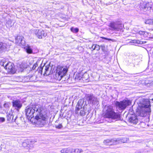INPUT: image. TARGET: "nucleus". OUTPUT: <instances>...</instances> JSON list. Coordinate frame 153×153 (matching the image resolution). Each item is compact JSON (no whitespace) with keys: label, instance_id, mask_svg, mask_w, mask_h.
<instances>
[{"label":"nucleus","instance_id":"nucleus-36","mask_svg":"<svg viewBox=\"0 0 153 153\" xmlns=\"http://www.w3.org/2000/svg\"><path fill=\"white\" fill-rule=\"evenodd\" d=\"M5 120V118L4 117H0V122H3Z\"/></svg>","mask_w":153,"mask_h":153},{"label":"nucleus","instance_id":"nucleus-13","mask_svg":"<svg viewBox=\"0 0 153 153\" xmlns=\"http://www.w3.org/2000/svg\"><path fill=\"white\" fill-rule=\"evenodd\" d=\"M129 122L133 124H137L139 122L137 117L134 114H132L128 119Z\"/></svg>","mask_w":153,"mask_h":153},{"label":"nucleus","instance_id":"nucleus-21","mask_svg":"<svg viewBox=\"0 0 153 153\" xmlns=\"http://www.w3.org/2000/svg\"><path fill=\"white\" fill-rule=\"evenodd\" d=\"M7 47L6 46V44L0 42V51H4L6 50Z\"/></svg>","mask_w":153,"mask_h":153},{"label":"nucleus","instance_id":"nucleus-14","mask_svg":"<svg viewBox=\"0 0 153 153\" xmlns=\"http://www.w3.org/2000/svg\"><path fill=\"white\" fill-rule=\"evenodd\" d=\"M114 144L117 145L118 144H121L126 143L129 141V139L127 138H115Z\"/></svg>","mask_w":153,"mask_h":153},{"label":"nucleus","instance_id":"nucleus-40","mask_svg":"<svg viewBox=\"0 0 153 153\" xmlns=\"http://www.w3.org/2000/svg\"><path fill=\"white\" fill-rule=\"evenodd\" d=\"M22 65H20V67L22 68V70H23L24 68H25L26 67H23V68H22Z\"/></svg>","mask_w":153,"mask_h":153},{"label":"nucleus","instance_id":"nucleus-8","mask_svg":"<svg viewBox=\"0 0 153 153\" xmlns=\"http://www.w3.org/2000/svg\"><path fill=\"white\" fill-rule=\"evenodd\" d=\"M80 101V100H79L78 101V103L76 106L75 112L76 114H78L79 113V111L81 109L79 114L81 116H84L85 115L86 111H87V110L85 109L86 107L87 106V105H86L85 106H84L83 108H82V105L80 104V103L81 102Z\"/></svg>","mask_w":153,"mask_h":153},{"label":"nucleus","instance_id":"nucleus-19","mask_svg":"<svg viewBox=\"0 0 153 153\" xmlns=\"http://www.w3.org/2000/svg\"><path fill=\"white\" fill-rule=\"evenodd\" d=\"M100 46L99 45L94 44L92 45L91 48H90L92 49V51L96 50L97 51H99L100 49Z\"/></svg>","mask_w":153,"mask_h":153},{"label":"nucleus","instance_id":"nucleus-4","mask_svg":"<svg viewBox=\"0 0 153 153\" xmlns=\"http://www.w3.org/2000/svg\"><path fill=\"white\" fill-rule=\"evenodd\" d=\"M67 71V68L58 66L57 68L56 75L57 80L60 81L63 76L65 75Z\"/></svg>","mask_w":153,"mask_h":153},{"label":"nucleus","instance_id":"nucleus-24","mask_svg":"<svg viewBox=\"0 0 153 153\" xmlns=\"http://www.w3.org/2000/svg\"><path fill=\"white\" fill-rule=\"evenodd\" d=\"M145 23L146 24H149V25H153L152 20L150 19H147L146 20Z\"/></svg>","mask_w":153,"mask_h":153},{"label":"nucleus","instance_id":"nucleus-3","mask_svg":"<svg viewBox=\"0 0 153 153\" xmlns=\"http://www.w3.org/2000/svg\"><path fill=\"white\" fill-rule=\"evenodd\" d=\"M105 109H106L104 115L105 117L114 120L120 118V115L114 112L112 106H105Z\"/></svg>","mask_w":153,"mask_h":153},{"label":"nucleus","instance_id":"nucleus-37","mask_svg":"<svg viewBox=\"0 0 153 153\" xmlns=\"http://www.w3.org/2000/svg\"><path fill=\"white\" fill-rule=\"evenodd\" d=\"M101 38H102L103 39L107 40L108 41H111V40H112V39H111L107 38H105V37H101Z\"/></svg>","mask_w":153,"mask_h":153},{"label":"nucleus","instance_id":"nucleus-25","mask_svg":"<svg viewBox=\"0 0 153 153\" xmlns=\"http://www.w3.org/2000/svg\"><path fill=\"white\" fill-rule=\"evenodd\" d=\"M6 25L7 27H11L12 26L11 21L10 20H8L7 22Z\"/></svg>","mask_w":153,"mask_h":153},{"label":"nucleus","instance_id":"nucleus-9","mask_svg":"<svg viewBox=\"0 0 153 153\" xmlns=\"http://www.w3.org/2000/svg\"><path fill=\"white\" fill-rule=\"evenodd\" d=\"M4 68L9 73L14 74L16 72V70L14 68V64L11 62H7Z\"/></svg>","mask_w":153,"mask_h":153},{"label":"nucleus","instance_id":"nucleus-7","mask_svg":"<svg viewBox=\"0 0 153 153\" xmlns=\"http://www.w3.org/2000/svg\"><path fill=\"white\" fill-rule=\"evenodd\" d=\"M85 98L89 104H95L97 103V98L92 94H86Z\"/></svg>","mask_w":153,"mask_h":153},{"label":"nucleus","instance_id":"nucleus-33","mask_svg":"<svg viewBox=\"0 0 153 153\" xmlns=\"http://www.w3.org/2000/svg\"><path fill=\"white\" fill-rule=\"evenodd\" d=\"M62 127V126L61 124H59L58 125L56 126L55 127L58 129H61V128Z\"/></svg>","mask_w":153,"mask_h":153},{"label":"nucleus","instance_id":"nucleus-5","mask_svg":"<svg viewBox=\"0 0 153 153\" xmlns=\"http://www.w3.org/2000/svg\"><path fill=\"white\" fill-rule=\"evenodd\" d=\"M35 119L37 120V125L39 127H42L45 125V120L47 119L46 115H43L42 113H40L39 115L35 116Z\"/></svg>","mask_w":153,"mask_h":153},{"label":"nucleus","instance_id":"nucleus-26","mask_svg":"<svg viewBox=\"0 0 153 153\" xmlns=\"http://www.w3.org/2000/svg\"><path fill=\"white\" fill-rule=\"evenodd\" d=\"M71 31L74 33H77L79 30V29L77 28H74L73 27L71 28Z\"/></svg>","mask_w":153,"mask_h":153},{"label":"nucleus","instance_id":"nucleus-1","mask_svg":"<svg viewBox=\"0 0 153 153\" xmlns=\"http://www.w3.org/2000/svg\"><path fill=\"white\" fill-rule=\"evenodd\" d=\"M150 102L148 99H143L140 102L137 108V114L141 117L149 116L151 112Z\"/></svg>","mask_w":153,"mask_h":153},{"label":"nucleus","instance_id":"nucleus-31","mask_svg":"<svg viewBox=\"0 0 153 153\" xmlns=\"http://www.w3.org/2000/svg\"><path fill=\"white\" fill-rule=\"evenodd\" d=\"M100 47H101V49L102 51L103 52H105V47L104 45H102L100 46Z\"/></svg>","mask_w":153,"mask_h":153},{"label":"nucleus","instance_id":"nucleus-20","mask_svg":"<svg viewBox=\"0 0 153 153\" xmlns=\"http://www.w3.org/2000/svg\"><path fill=\"white\" fill-rule=\"evenodd\" d=\"M27 79H29L28 81L35 82L36 79V76L35 75L28 76L26 77Z\"/></svg>","mask_w":153,"mask_h":153},{"label":"nucleus","instance_id":"nucleus-6","mask_svg":"<svg viewBox=\"0 0 153 153\" xmlns=\"http://www.w3.org/2000/svg\"><path fill=\"white\" fill-rule=\"evenodd\" d=\"M131 101L128 100H123L120 102L117 101L115 105L119 109L124 110L126 107L131 104Z\"/></svg>","mask_w":153,"mask_h":153},{"label":"nucleus","instance_id":"nucleus-2","mask_svg":"<svg viewBox=\"0 0 153 153\" xmlns=\"http://www.w3.org/2000/svg\"><path fill=\"white\" fill-rule=\"evenodd\" d=\"M41 110L38 105H32L27 106L25 109L26 115L29 119H31L34 116H37L41 113Z\"/></svg>","mask_w":153,"mask_h":153},{"label":"nucleus","instance_id":"nucleus-39","mask_svg":"<svg viewBox=\"0 0 153 153\" xmlns=\"http://www.w3.org/2000/svg\"><path fill=\"white\" fill-rule=\"evenodd\" d=\"M88 75L87 74V73L84 74L82 78H83V79H84V78L85 77V76H86L87 77L86 78H87V79H88Z\"/></svg>","mask_w":153,"mask_h":153},{"label":"nucleus","instance_id":"nucleus-27","mask_svg":"<svg viewBox=\"0 0 153 153\" xmlns=\"http://www.w3.org/2000/svg\"><path fill=\"white\" fill-rule=\"evenodd\" d=\"M82 152V150L81 149H74V153H80Z\"/></svg>","mask_w":153,"mask_h":153},{"label":"nucleus","instance_id":"nucleus-12","mask_svg":"<svg viewBox=\"0 0 153 153\" xmlns=\"http://www.w3.org/2000/svg\"><path fill=\"white\" fill-rule=\"evenodd\" d=\"M13 106L15 109L18 110L20 109L22 106L21 102L19 100H13L12 101Z\"/></svg>","mask_w":153,"mask_h":153},{"label":"nucleus","instance_id":"nucleus-41","mask_svg":"<svg viewBox=\"0 0 153 153\" xmlns=\"http://www.w3.org/2000/svg\"><path fill=\"white\" fill-rule=\"evenodd\" d=\"M42 69H43V68H41V67L39 68V71H40L42 70Z\"/></svg>","mask_w":153,"mask_h":153},{"label":"nucleus","instance_id":"nucleus-11","mask_svg":"<svg viewBox=\"0 0 153 153\" xmlns=\"http://www.w3.org/2000/svg\"><path fill=\"white\" fill-rule=\"evenodd\" d=\"M34 33L38 38L39 39H42L47 35L46 33H45L43 30H36L34 31Z\"/></svg>","mask_w":153,"mask_h":153},{"label":"nucleus","instance_id":"nucleus-22","mask_svg":"<svg viewBox=\"0 0 153 153\" xmlns=\"http://www.w3.org/2000/svg\"><path fill=\"white\" fill-rule=\"evenodd\" d=\"M26 50L27 53L30 54L33 53V50L30 46H27L26 47Z\"/></svg>","mask_w":153,"mask_h":153},{"label":"nucleus","instance_id":"nucleus-29","mask_svg":"<svg viewBox=\"0 0 153 153\" xmlns=\"http://www.w3.org/2000/svg\"><path fill=\"white\" fill-rule=\"evenodd\" d=\"M7 63V62H4L2 61L0 62V65L4 68V66H5V65Z\"/></svg>","mask_w":153,"mask_h":153},{"label":"nucleus","instance_id":"nucleus-23","mask_svg":"<svg viewBox=\"0 0 153 153\" xmlns=\"http://www.w3.org/2000/svg\"><path fill=\"white\" fill-rule=\"evenodd\" d=\"M138 33L139 34L143 35L144 36H146L148 34L147 32L142 31H139Z\"/></svg>","mask_w":153,"mask_h":153},{"label":"nucleus","instance_id":"nucleus-32","mask_svg":"<svg viewBox=\"0 0 153 153\" xmlns=\"http://www.w3.org/2000/svg\"><path fill=\"white\" fill-rule=\"evenodd\" d=\"M4 106L6 108H8L9 107V103L8 102H6L4 104Z\"/></svg>","mask_w":153,"mask_h":153},{"label":"nucleus","instance_id":"nucleus-42","mask_svg":"<svg viewBox=\"0 0 153 153\" xmlns=\"http://www.w3.org/2000/svg\"><path fill=\"white\" fill-rule=\"evenodd\" d=\"M144 124V122H140V124L141 125H142L143 124Z\"/></svg>","mask_w":153,"mask_h":153},{"label":"nucleus","instance_id":"nucleus-18","mask_svg":"<svg viewBox=\"0 0 153 153\" xmlns=\"http://www.w3.org/2000/svg\"><path fill=\"white\" fill-rule=\"evenodd\" d=\"M109 26L113 30H118L119 29L118 25L115 22H111Z\"/></svg>","mask_w":153,"mask_h":153},{"label":"nucleus","instance_id":"nucleus-15","mask_svg":"<svg viewBox=\"0 0 153 153\" xmlns=\"http://www.w3.org/2000/svg\"><path fill=\"white\" fill-rule=\"evenodd\" d=\"M11 112L10 113L9 112L7 114V120L9 121V122H13L14 121L16 122V119L17 117V116H16L14 119H13L14 116L12 114H11Z\"/></svg>","mask_w":153,"mask_h":153},{"label":"nucleus","instance_id":"nucleus-38","mask_svg":"<svg viewBox=\"0 0 153 153\" xmlns=\"http://www.w3.org/2000/svg\"><path fill=\"white\" fill-rule=\"evenodd\" d=\"M49 68V66L48 65L46 66L45 67V71L46 72L48 70Z\"/></svg>","mask_w":153,"mask_h":153},{"label":"nucleus","instance_id":"nucleus-43","mask_svg":"<svg viewBox=\"0 0 153 153\" xmlns=\"http://www.w3.org/2000/svg\"><path fill=\"white\" fill-rule=\"evenodd\" d=\"M86 77H87L86 76H85V77H84V79H87V78H86Z\"/></svg>","mask_w":153,"mask_h":153},{"label":"nucleus","instance_id":"nucleus-34","mask_svg":"<svg viewBox=\"0 0 153 153\" xmlns=\"http://www.w3.org/2000/svg\"><path fill=\"white\" fill-rule=\"evenodd\" d=\"M137 43H139V44H144V43H145L146 42L145 41L142 42V41H140L138 40H137Z\"/></svg>","mask_w":153,"mask_h":153},{"label":"nucleus","instance_id":"nucleus-44","mask_svg":"<svg viewBox=\"0 0 153 153\" xmlns=\"http://www.w3.org/2000/svg\"><path fill=\"white\" fill-rule=\"evenodd\" d=\"M152 21H153V19H152Z\"/></svg>","mask_w":153,"mask_h":153},{"label":"nucleus","instance_id":"nucleus-17","mask_svg":"<svg viewBox=\"0 0 153 153\" xmlns=\"http://www.w3.org/2000/svg\"><path fill=\"white\" fill-rule=\"evenodd\" d=\"M151 7L149 3L146 4L144 5H143L142 7L141 10H142L144 11H149L151 10Z\"/></svg>","mask_w":153,"mask_h":153},{"label":"nucleus","instance_id":"nucleus-10","mask_svg":"<svg viewBox=\"0 0 153 153\" xmlns=\"http://www.w3.org/2000/svg\"><path fill=\"white\" fill-rule=\"evenodd\" d=\"M16 43L19 46H24L25 45V41L22 36H18L15 38Z\"/></svg>","mask_w":153,"mask_h":153},{"label":"nucleus","instance_id":"nucleus-35","mask_svg":"<svg viewBox=\"0 0 153 153\" xmlns=\"http://www.w3.org/2000/svg\"><path fill=\"white\" fill-rule=\"evenodd\" d=\"M38 66V64L37 63H36L34 64L33 65V67L32 68V69L33 70H34Z\"/></svg>","mask_w":153,"mask_h":153},{"label":"nucleus","instance_id":"nucleus-16","mask_svg":"<svg viewBox=\"0 0 153 153\" xmlns=\"http://www.w3.org/2000/svg\"><path fill=\"white\" fill-rule=\"evenodd\" d=\"M114 140H115V138L111 140L107 139L106 140H104L103 143L107 145H115L114 143L115 141Z\"/></svg>","mask_w":153,"mask_h":153},{"label":"nucleus","instance_id":"nucleus-28","mask_svg":"<svg viewBox=\"0 0 153 153\" xmlns=\"http://www.w3.org/2000/svg\"><path fill=\"white\" fill-rule=\"evenodd\" d=\"M67 153H74V149L72 148H67Z\"/></svg>","mask_w":153,"mask_h":153},{"label":"nucleus","instance_id":"nucleus-30","mask_svg":"<svg viewBox=\"0 0 153 153\" xmlns=\"http://www.w3.org/2000/svg\"><path fill=\"white\" fill-rule=\"evenodd\" d=\"M60 152L62 153H67V148L62 149L60 151Z\"/></svg>","mask_w":153,"mask_h":153}]
</instances>
